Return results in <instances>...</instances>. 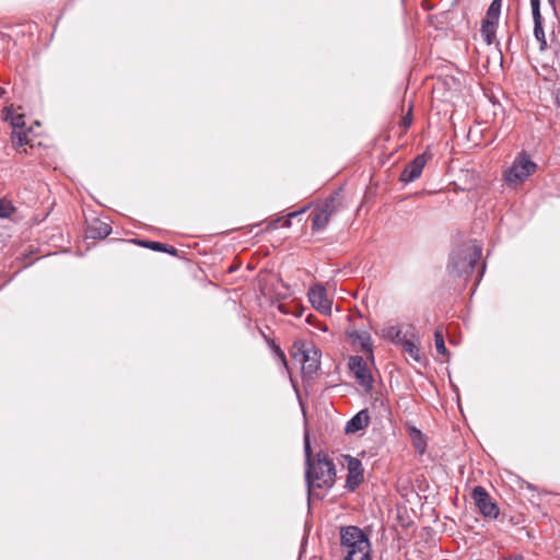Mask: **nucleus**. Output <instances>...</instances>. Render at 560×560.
Instances as JSON below:
<instances>
[{
    "label": "nucleus",
    "instance_id": "nucleus-34",
    "mask_svg": "<svg viewBox=\"0 0 560 560\" xmlns=\"http://www.w3.org/2000/svg\"><path fill=\"white\" fill-rule=\"evenodd\" d=\"M4 94V90L0 86V96Z\"/></svg>",
    "mask_w": 560,
    "mask_h": 560
},
{
    "label": "nucleus",
    "instance_id": "nucleus-15",
    "mask_svg": "<svg viewBox=\"0 0 560 560\" xmlns=\"http://www.w3.org/2000/svg\"><path fill=\"white\" fill-rule=\"evenodd\" d=\"M410 330L412 331L413 328L410 327ZM411 331L402 332L398 326H388L382 330V336L393 343L400 346L404 342V339H407L410 336Z\"/></svg>",
    "mask_w": 560,
    "mask_h": 560
},
{
    "label": "nucleus",
    "instance_id": "nucleus-6",
    "mask_svg": "<svg viewBox=\"0 0 560 560\" xmlns=\"http://www.w3.org/2000/svg\"><path fill=\"white\" fill-rule=\"evenodd\" d=\"M341 545L354 552L369 548V540L364 533L357 526H348L341 529Z\"/></svg>",
    "mask_w": 560,
    "mask_h": 560
},
{
    "label": "nucleus",
    "instance_id": "nucleus-8",
    "mask_svg": "<svg viewBox=\"0 0 560 560\" xmlns=\"http://www.w3.org/2000/svg\"><path fill=\"white\" fill-rule=\"evenodd\" d=\"M349 370L353 373L359 385L370 392L373 387V377L368 368L365 360L360 355H352L348 363Z\"/></svg>",
    "mask_w": 560,
    "mask_h": 560
},
{
    "label": "nucleus",
    "instance_id": "nucleus-33",
    "mask_svg": "<svg viewBox=\"0 0 560 560\" xmlns=\"http://www.w3.org/2000/svg\"><path fill=\"white\" fill-rule=\"evenodd\" d=\"M290 224H291L290 219H287V220L284 221V225H285V226H290Z\"/></svg>",
    "mask_w": 560,
    "mask_h": 560
},
{
    "label": "nucleus",
    "instance_id": "nucleus-21",
    "mask_svg": "<svg viewBox=\"0 0 560 560\" xmlns=\"http://www.w3.org/2000/svg\"><path fill=\"white\" fill-rule=\"evenodd\" d=\"M337 208H338V205H337L336 197L330 196L329 198H327L325 200V202L322 205V207L319 209L323 210L327 214V217L330 219V217L337 211Z\"/></svg>",
    "mask_w": 560,
    "mask_h": 560
},
{
    "label": "nucleus",
    "instance_id": "nucleus-26",
    "mask_svg": "<svg viewBox=\"0 0 560 560\" xmlns=\"http://www.w3.org/2000/svg\"><path fill=\"white\" fill-rule=\"evenodd\" d=\"M533 20L542 19L540 13V0H530Z\"/></svg>",
    "mask_w": 560,
    "mask_h": 560
},
{
    "label": "nucleus",
    "instance_id": "nucleus-23",
    "mask_svg": "<svg viewBox=\"0 0 560 560\" xmlns=\"http://www.w3.org/2000/svg\"><path fill=\"white\" fill-rule=\"evenodd\" d=\"M15 208L11 203V201L0 198V218H9Z\"/></svg>",
    "mask_w": 560,
    "mask_h": 560
},
{
    "label": "nucleus",
    "instance_id": "nucleus-35",
    "mask_svg": "<svg viewBox=\"0 0 560 560\" xmlns=\"http://www.w3.org/2000/svg\"><path fill=\"white\" fill-rule=\"evenodd\" d=\"M551 4H555L556 0H548Z\"/></svg>",
    "mask_w": 560,
    "mask_h": 560
},
{
    "label": "nucleus",
    "instance_id": "nucleus-16",
    "mask_svg": "<svg viewBox=\"0 0 560 560\" xmlns=\"http://www.w3.org/2000/svg\"><path fill=\"white\" fill-rule=\"evenodd\" d=\"M353 345H360L365 352L372 353V341L369 332L351 331L348 332Z\"/></svg>",
    "mask_w": 560,
    "mask_h": 560
},
{
    "label": "nucleus",
    "instance_id": "nucleus-22",
    "mask_svg": "<svg viewBox=\"0 0 560 560\" xmlns=\"http://www.w3.org/2000/svg\"><path fill=\"white\" fill-rule=\"evenodd\" d=\"M434 342H435L436 351L442 355H447L448 352L445 347L443 331L440 328H438L434 331Z\"/></svg>",
    "mask_w": 560,
    "mask_h": 560
},
{
    "label": "nucleus",
    "instance_id": "nucleus-1",
    "mask_svg": "<svg viewBox=\"0 0 560 560\" xmlns=\"http://www.w3.org/2000/svg\"><path fill=\"white\" fill-rule=\"evenodd\" d=\"M335 465L326 454L318 453L316 460L306 465L305 481L308 497L315 495L323 498L325 493H319L317 490H324L326 492L331 489L335 485Z\"/></svg>",
    "mask_w": 560,
    "mask_h": 560
},
{
    "label": "nucleus",
    "instance_id": "nucleus-4",
    "mask_svg": "<svg viewBox=\"0 0 560 560\" xmlns=\"http://www.w3.org/2000/svg\"><path fill=\"white\" fill-rule=\"evenodd\" d=\"M319 357H320L319 350L313 345L298 346V343H294V346H293V351H292L293 360L300 362L302 364L303 372L308 375H313L319 370V366H320Z\"/></svg>",
    "mask_w": 560,
    "mask_h": 560
},
{
    "label": "nucleus",
    "instance_id": "nucleus-10",
    "mask_svg": "<svg viewBox=\"0 0 560 560\" xmlns=\"http://www.w3.org/2000/svg\"><path fill=\"white\" fill-rule=\"evenodd\" d=\"M347 478L345 487L348 491L353 492L363 481V467L362 463L352 456H347Z\"/></svg>",
    "mask_w": 560,
    "mask_h": 560
},
{
    "label": "nucleus",
    "instance_id": "nucleus-3",
    "mask_svg": "<svg viewBox=\"0 0 560 560\" xmlns=\"http://www.w3.org/2000/svg\"><path fill=\"white\" fill-rule=\"evenodd\" d=\"M537 168L526 152L518 153L512 166L504 173V178L509 185L523 183Z\"/></svg>",
    "mask_w": 560,
    "mask_h": 560
},
{
    "label": "nucleus",
    "instance_id": "nucleus-31",
    "mask_svg": "<svg viewBox=\"0 0 560 560\" xmlns=\"http://www.w3.org/2000/svg\"><path fill=\"white\" fill-rule=\"evenodd\" d=\"M556 102L560 106V88L556 91Z\"/></svg>",
    "mask_w": 560,
    "mask_h": 560
},
{
    "label": "nucleus",
    "instance_id": "nucleus-14",
    "mask_svg": "<svg viewBox=\"0 0 560 560\" xmlns=\"http://www.w3.org/2000/svg\"><path fill=\"white\" fill-rule=\"evenodd\" d=\"M112 233V226L107 222H103L98 219L93 220L86 231V235L93 240H102L107 237Z\"/></svg>",
    "mask_w": 560,
    "mask_h": 560
},
{
    "label": "nucleus",
    "instance_id": "nucleus-20",
    "mask_svg": "<svg viewBox=\"0 0 560 560\" xmlns=\"http://www.w3.org/2000/svg\"><path fill=\"white\" fill-rule=\"evenodd\" d=\"M534 35L536 39L540 43L541 49H544L547 43L545 38V31L542 27V19L534 20Z\"/></svg>",
    "mask_w": 560,
    "mask_h": 560
},
{
    "label": "nucleus",
    "instance_id": "nucleus-30",
    "mask_svg": "<svg viewBox=\"0 0 560 560\" xmlns=\"http://www.w3.org/2000/svg\"><path fill=\"white\" fill-rule=\"evenodd\" d=\"M412 431L415 433V438L422 439V433L419 430L413 428Z\"/></svg>",
    "mask_w": 560,
    "mask_h": 560
},
{
    "label": "nucleus",
    "instance_id": "nucleus-32",
    "mask_svg": "<svg viewBox=\"0 0 560 560\" xmlns=\"http://www.w3.org/2000/svg\"><path fill=\"white\" fill-rule=\"evenodd\" d=\"M505 560H523L522 556H515L514 558L505 559Z\"/></svg>",
    "mask_w": 560,
    "mask_h": 560
},
{
    "label": "nucleus",
    "instance_id": "nucleus-2",
    "mask_svg": "<svg viewBox=\"0 0 560 560\" xmlns=\"http://www.w3.org/2000/svg\"><path fill=\"white\" fill-rule=\"evenodd\" d=\"M481 246L472 242L464 243L454 248L447 265L450 276L466 280L475 270L477 262L481 258Z\"/></svg>",
    "mask_w": 560,
    "mask_h": 560
},
{
    "label": "nucleus",
    "instance_id": "nucleus-7",
    "mask_svg": "<svg viewBox=\"0 0 560 560\" xmlns=\"http://www.w3.org/2000/svg\"><path fill=\"white\" fill-rule=\"evenodd\" d=\"M471 497L475 501L479 512L489 518H497L500 510L498 505L492 501L490 494L481 486H476L471 491Z\"/></svg>",
    "mask_w": 560,
    "mask_h": 560
},
{
    "label": "nucleus",
    "instance_id": "nucleus-17",
    "mask_svg": "<svg viewBox=\"0 0 560 560\" xmlns=\"http://www.w3.org/2000/svg\"><path fill=\"white\" fill-rule=\"evenodd\" d=\"M413 338V332H410V336L407 339H404V342L400 346L412 360L416 362H421L422 358L420 354V349Z\"/></svg>",
    "mask_w": 560,
    "mask_h": 560
},
{
    "label": "nucleus",
    "instance_id": "nucleus-12",
    "mask_svg": "<svg viewBox=\"0 0 560 560\" xmlns=\"http://www.w3.org/2000/svg\"><path fill=\"white\" fill-rule=\"evenodd\" d=\"M427 164L425 154L417 155L411 162H409L400 174V182L409 184L420 177L424 166Z\"/></svg>",
    "mask_w": 560,
    "mask_h": 560
},
{
    "label": "nucleus",
    "instance_id": "nucleus-29",
    "mask_svg": "<svg viewBox=\"0 0 560 560\" xmlns=\"http://www.w3.org/2000/svg\"><path fill=\"white\" fill-rule=\"evenodd\" d=\"M415 445L420 452H423L424 444L422 443V439L415 438Z\"/></svg>",
    "mask_w": 560,
    "mask_h": 560
},
{
    "label": "nucleus",
    "instance_id": "nucleus-27",
    "mask_svg": "<svg viewBox=\"0 0 560 560\" xmlns=\"http://www.w3.org/2000/svg\"><path fill=\"white\" fill-rule=\"evenodd\" d=\"M271 348L276 354V357L279 359V361L283 364V365H287V358H285V354L284 352L280 349L279 346H277L273 341L271 342Z\"/></svg>",
    "mask_w": 560,
    "mask_h": 560
},
{
    "label": "nucleus",
    "instance_id": "nucleus-13",
    "mask_svg": "<svg viewBox=\"0 0 560 560\" xmlns=\"http://www.w3.org/2000/svg\"><path fill=\"white\" fill-rule=\"evenodd\" d=\"M370 423V416L368 409H363L354 415L346 424L345 432L353 434L366 428Z\"/></svg>",
    "mask_w": 560,
    "mask_h": 560
},
{
    "label": "nucleus",
    "instance_id": "nucleus-24",
    "mask_svg": "<svg viewBox=\"0 0 560 560\" xmlns=\"http://www.w3.org/2000/svg\"><path fill=\"white\" fill-rule=\"evenodd\" d=\"M345 560H372L368 549L363 551L354 552L353 550H348Z\"/></svg>",
    "mask_w": 560,
    "mask_h": 560
},
{
    "label": "nucleus",
    "instance_id": "nucleus-25",
    "mask_svg": "<svg viewBox=\"0 0 560 560\" xmlns=\"http://www.w3.org/2000/svg\"><path fill=\"white\" fill-rule=\"evenodd\" d=\"M304 453H305V465H308V464L315 462V459L312 458V448H311V443H310V439H308L307 434L304 438Z\"/></svg>",
    "mask_w": 560,
    "mask_h": 560
},
{
    "label": "nucleus",
    "instance_id": "nucleus-28",
    "mask_svg": "<svg viewBox=\"0 0 560 560\" xmlns=\"http://www.w3.org/2000/svg\"><path fill=\"white\" fill-rule=\"evenodd\" d=\"M279 311L283 314H290L291 311L288 308L287 305L284 304H280L279 305ZM302 313H303V310H296V312H292V314L295 316V317H301L302 316Z\"/></svg>",
    "mask_w": 560,
    "mask_h": 560
},
{
    "label": "nucleus",
    "instance_id": "nucleus-11",
    "mask_svg": "<svg viewBox=\"0 0 560 560\" xmlns=\"http://www.w3.org/2000/svg\"><path fill=\"white\" fill-rule=\"evenodd\" d=\"M308 300L313 307L322 314H330L331 301L327 296L326 289L322 284H315L308 290Z\"/></svg>",
    "mask_w": 560,
    "mask_h": 560
},
{
    "label": "nucleus",
    "instance_id": "nucleus-19",
    "mask_svg": "<svg viewBox=\"0 0 560 560\" xmlns=\"http://www.w3.org/2000/svg\"><path fill=\"white\" fill-rule=\"evenodd\" d=\"M140 245H142L143 247H147V248H150L152 250H156V252H163V253H167V254H171L173 256H175L177 254V249L173 246H170L167 244H164V243H160V242H138Z\"/></svg>",
    "mask_w": 560,
    "mask_h": 560
},
{
    "label": "nucleus",
    "instance_id": "nucleus-9",
    "mask_svg": "<svg viewBox=\"0 0 560 560\" xmlns=\"http://www.w3.org/2000/svg\"><path fill=\"white\" fill-rule=\"evenodd\" d=\"M5 120L10 121L13 131L11 135L12 143L15 147H22L28 142L27 140V133L23 131V128L25 127V120L23 114H16L9 109L5 112Z\"/></svg>",
    "mask_w": 560,
    "mask_h": 560
},
{
    "label": "nucleus",
    "instance_id": "nucleus-18",
    "mask_svg": "<svg viewBox=\"0 0 560 560\" xmlns=\"http://www.w3.org/2000/svg\"><path fill=\"white\" fill-rule=\"evenodd\" d=\"M328 222L329 218L323 210L317 209L312 213V229L314 231L324 230Z\"/></svg>",
    "mask_w": 560,
    "mask_h": 560
},
{
    "label": "nucleus",
    "instance_id": "nucleus-5",
    "mask_svg": "<svg viewBox=\"0 0 560 560\" xmlns=\"http://www.w3.org/2000/svg\"><path fill=\"white\" fill-rule=\"evenodd\" d=\"M503 0H492L486 16L481 23V36L487 45H492L497 38V27L501 14V5Z\"/></svg>",
    "mask_w": 560,
    "mask_h": 560
}]
</instances>
